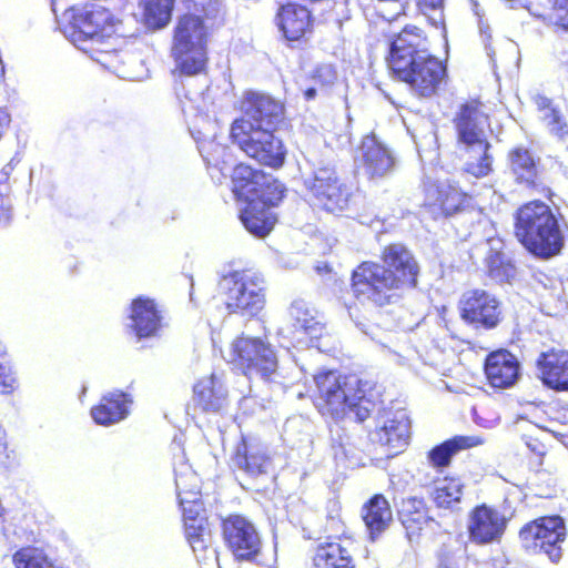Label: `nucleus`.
Returning a JSON list of instances; mask_svg holds the SVG:
<instances>
[{"instance_id": "f257e3e1", "label": "nucleus", "mask_w": 568, "mask_h": 568, "mask_svg": "<svg viewBox=\"0 0 568 568\" xmlns=\"http://www.w3.org/2000/svg\"><path fill=\"white\" fill-rule=\"evenodd\" d=\"M383 265L363 262L353 272L352 288L354 295L377 306L394 303L398 292L415 287L419 272L418 264L410 251L400 243L386 246L382 253Z\"/></svg>"}, {"instance_id": "f03ea898", "label": "nucleus", "mask_w": 568, "mask_h": 568, "mask_svg": "<svg viewBox=\"0 0 568 568\" xmlns=\"http://www.w3.org/2000/svg\"><path fill=\"white\" fill-rule=\"evenodd\" d=\"M63 33L77 48L105 68H113L118 57L119 21L105 8L88 4L63 13Z\"/></svg>"}, {"instance_id": "7ed1b4c3", "label": "nucleus", "mask_w": 568, "mask_h": 568, "mask_svg": "<svg viewBox=\"0 0 568 568\" xmlns=\"http://www.w3.org/2000/svg\"><path fill=\"white\" fill-rule=\"evenodd\" d=\"M417 27L407 26L392 42L388 65L392 72L420 97L433 95L445 75L442 62L422 48Z\"/></svg>"}, {"instance_id": "20e7f679", "label": "nucleus", "mask_w": 568, "mask_h": 568, "mask_svg": "<svg viewBox=\"0 0 568 568\" xmlns=\"http://www.w3.org/2000/svg\"><path fill=\"white\" fill-rule=\"evenodd\" d=\"M314 382L315 405L323 415L338 417L351 410L359 420L368 417L373 403L366 398V382L354 375L342 376L334 371L316 374Z\"/></svg>"}, {"instance_id": "39448f33", "label": "nucleus", "mask_w": 568, "mask_h": 568, "mask_svg": "<svg viewBox=\"0 0 568 568\" xmlns=\"http://www.w3.org/2000/svg\"><path fill=\"white\" fill-rule=\"evenodd\" d=\"M516 237L537 256L550 257L564 245V235L552 210L540 201L523 205L516 214Z\"/></svg>"}, {"instance_id": "423d86ee", "label": "nucleus", "mask_w": 568, "mask_h": 568, "mask_svg": "<svg viewBox=\"0 0 568 568\" xmlns=\"http://www.w3.org/2000/svg\"><path fill=\"white\" fill-rule=\"evenodd\" d=\"M263 285L264 280L260 275L246 272H233L220 282L227 310L246 315H255L264 307Z\"/></svg>"}, {"instance_id": "0eeeda50", "label": "nucleus", "mask_w": 568, "mask_h": 568, "mask_svg": "<svg viewBox=\"0 0 568 568\" xmlns=\"http://www.w3.org/2000/svg\"><path fill=\"white\" fill-rule=\"evenodd\" d=\"M566 532L564 519L560 516H549L525 525L519 538L528 552L545 554L552 562H558L562 556L561 544Z\"/></svg>"}, {"instance_id": "6e6552de", "label": "nucleus", "mask_w": 568, "mask_h": 568, "mask_svg": "<svg viewBox=\"0 0 568 568\" xmlns=\"http://www.w3.org/2000/svg\"><path fill=\"white\" fill-rule=\"evenodd\" d=\"M233 361L247 376L274 381L277 376V356L271 344L256 337H239L232 344Z\"/></svg>"}, {"instance_id": "1a4fd4ad", "label": "nucleus", "mask_w": 568, "mask_h": 568, "mask_svg": "<svg viewBox=\"0 0 568 568\" xmlns=\"http://www.w3.org/2000/svg\"><path fill=\"white\" fill-rule=\"evenodd\" d=\"M233 193L237 200H257L271 210L283 197L285 187L272 176L248 165L239 164L232 174Z\"/></svg>"}, {"instance_id": "9d476101", "label": "nucleus", "mask_w": 568, "mask_h": 568, "mask_svg": "<svg viewBox=\"0 0 568 568\" xmlns=\"http://www.w3.org/2000/svg\"><path fill=\"white\" fill-rule=\"evenodd\" d=\"M313 204L336 213L348 204V192L339 183L335 170L326 164L314 166L313 172L304 181Z\"/></svg>"}, {"instance_id": "9b49d317", "label": "nucleus", "mask_w": 568, "mask_h": 568, "mask_svg": "<svg viewBox=\"0 0 568 568\" xmlns=\"http://www.w3.org/2000/svg\"><path fill=\"white\" fill-rule=\"evenodd\" d=\"M223 536L233 555L241 560H251L261 550L262 541L253 523L233 515L223 521Z\"/></svg>"}, {"instance_id": "f8f14e48", "label": "nucleus", "mask_w": 568, "mask_h": 568, "mask_svg": "<svg viewBox=\"0 0 568 568\" xmlns=\"http://www.w3.org/2000/svg\"><path fill=\"white\" fill-rule=\"evenodd\" d=\"M506 526L507 518L501 511L483 504L475 507L468 515L469 540L476 545L497 542L503 537Z\"/></svg>"}, {"instance_id": "ddd939ff", "label": "nucleus", "mask_w": 568, "mask_h": 568, "mask_svg": "<svg viewBox=\"0 0 568 568\" xmlns=\"http://www.w3.org/2000/svg\"><path fill=\"white\" fill-rule=\"evenodd\" d=\"M243 116L236 121H244L252 126L261 129H275L283 115V105L271 95L257 92H247L242 101Z\"/></svg>"}, {"instance_id": "4468645a", "label": "nucleus", "mask_w": 568, "mask_h": 568, "mask_svg": "<svg viewBox=\"0 0 568 568\" xmlns=\"http://www.w3.org/2000/svg\"><path fill=\"white\" fill-rule=\"evenodd\" d=\"M460 313L466 322L481 325L485 328L495 327L500 320L498 301L481 290H473L463 295Z\"/></svg>"}, {"instance_id": "2eb2a0df", "label": "nucleus", "mask_w": 568, "mask_h": 568, "mask_svg": "<svg viewBox=\"0 0 568 568\" xmlns=\"http://www.w3.org/2000/svg\"><path fill=\"white\" fill-rule=\"evenodd\" d=\"M185 536L201 568H221L206 519L201 515L184 517Z\"/></svg>"}, {"instance_id": "dca6fc26", "label": "nucleus", "mask_w": 568, "mask_h": 568, "mask_svg": "<svg viewBox=\"0 0 568 568\" xmlns=\"http://www.w3.org/2000/svg\"><path fill=\"white\" fill-rule=\"evenodd\" d=\"M470 197L449 181L432 183L425 189V206L435 216H448L463 210Z\"/></svg>"}, {"instance_id": "f3484780", "label": "nucleus", "mask_w": 568, "mask_h": 568, "mask_svg": "<svg viewBox=\"0 0 568 568\" xmlns=\"http://www.w3.org/2000/svg\"><path fill=\"white\" fill-rule=\"evenodd\" d=\"M455 126L458 145L486 140L488 115L484 105L477 100L464 103L455 118Z\"/></svg>"}, {"instance_id": "a211bd4d", "label": "nucleus", "mask_w": 568, "mask_h": 568, "mask_svg": "<svg viewBox=\"0 0 568 568\" xmlns=\"http://www.w3.org/2000/svg\"><path fill=\"white\" fill-rule=\"evenodd\" d=\"M357 159L365 174L371 179L384 178L393 172L395 168V158L392 151L381 143L374 134L363 138Z\"/></svg>"}, {"instance_id": "6ab92c4d", "label": "nucleus", "mask_w": 568, "mask_h": 568, "mask_svg": "<svg viewBox=\"0 0 568 568\" xmlns=\"http://www.w3.org/2000/svg\"><path fill=\"white\" fill-rule=\"evenodd\" d=\"M485 373L493 387L507 388L513 386L519 376V363L508 351H497L487 357Z\"/></svg>"}, {"instance_id": "aec40b11", "label": "nucleus", "mask_w": 568, "mask_h": 568, "mask_svg": "<svg viewBox=\"0 0 568 568\" xmlns=\"http://www.w3.org/2000/svg\"><path fill=\"white\" fill-rule=\"evenodd\" d=\"M175 486L183 517L186 515H201L203 511L200 500V478L187 464H181L174 469Z\"/></svg>"}, {"instance_id": "412c9836", "label": "nucleus", "mask_w": 568, "mask_h": 568, "mask_svg": "<svg viewBox=\"0 0 568 568\" xmlns=\"http://www.w3.org/2000/svg\"><path fill=\"white\" fill-rule=\"evenodd\" d=\"M272 129H261L252 126L244 121H234L231 126V139L247 156L251 158V148L261 149L263 144H267L271 149L267 152L277 151V138Z\"/></svg>"}, {"instance_id": "4be33fe9", "label": "nucleus", "mask_w": 568, "mask_h": 568, "mask_svg": "<svg viewBox=\"0 0 568 568\" xmlns=\"http://www.w3.org/2000/svg\"><path fill=\"white\" fill-rule=\"evenodd\" d=\"M234 465L251 477L267 474L272 462L266 448L256 440L243 438L233 457Z\"/></svg>"}, {"instance_id": "5701e85b", "label": "nucleus", "mask_w": 568, "mask_h": 568, "mask_svg": "<svg viewBox=\"0 0 568 568\" xmlns=\"http://www.w3.org/2000/svg\"><path fill=\"white\" fill-rule=\"evenodd\" d=\"M130 320V327L139 338L156 336L162 326L155 303L149 298L139 297L132 302Z\"/></svg>"}, {"instance_id": "b1692460", "label": "nucleus", "mask_w": 568, "mask_h": 568, "mask_svg": "<svg viewBox=\"0 0 568 568\" xmlns=\"http://www.w3.org/2000/svg\"><path fill=\"white\" fill-rule=\"evenodd\" d=\"M206 27L196 16L186 14L179 19L174 29L172 50L206 49Z\"/></svg>"}, {"instance_id": "393cba45", "label": "nucleus", "mask_w": 568, "mask_h": 568, "mask_svg": "<svg viewBox=\"0 0 568 568\" xmlns=\"http://www.w3.org/2000/svg\"><path fill=\"white\" fill-rule=\"evenodd\" d=\"M542 381L558 390H568V352L551 351L541 354L538 361Z\"/></svg>"}, {"instance_id": "a878e982", "label": "nucleus", "mask_w": 568, "mask_h": 568, "mask_svg": "<svg viewBox=\"0 0 568 568\" xmlns=\"http://www.w3.org/2000/svg\"><path fill=\"white\" fill-rule=\"evenodd\" d=\"M410 423L406 412H396L388 418L383 427L377 430L378 442L388 447L389 454L396 455L408 443Z\"/></svg>"}, {"instance_id": "bb28decb", "label": "nucleus", "mask_w": 568, "mask_h": 568, "mask_svg": "<svg viewBox=\"0 0 568 568\" xmlns=\"http://www.w3.org/2000/svg\"><path fill=\"white\" fill-rule=\"evenodd\" d=\"M132 400L123 392L108 393L101 403L91 409V416L97 424L109 426L124 419L129 414Z\"/></svg>"}, {"instance_id": "cd10ccee", "label": "nucleus", "mask_w": 568, "mask_h": 568, "mask_svg": "<svg viewBox=\"0 0 568 568\" xmlns=\"http://www.w3.org/2000/svg\"><path fill=\"white\" fill-rule=\"evenodd\" d=\"M227 392L221 378L212 374L194 385V402L204 412H219L226 404Z\"/></svg>"}, {"instance_id": "c85d7f7f", "label": "nucleus", "mask_w": 568, "mask_h": 568, "mask_svg": "<svg viewBox=\"0 0 568 568\" xmlns=\"http://www.w3.org/2000/svg\"><path fill=\"white\" fill-rule=\"evenodd\" d=\"M246 206L241 209L240 219L245 229L260 237L267 235L276 223L275 214L257 200H242Z\"/></svg>"}, {"instance_id": "c756f323", "label": "nucleus", "mask_w": 568, "mask_h": 568, "mask_svg": "<svg viewBox=\"0 0 568 568\" xmlns=\"http://www.w3.org/2000/svg\"><path fill=\"white\" fill-rule=\"evenodd\" d=\"M487 139L459 145L465 171L476 178L487 176L493 171V156Z\"/></svg>"}, {"instance_id": "7c9ffc66", "label": "nucleus", "mask_w": 568, "mask_h": 568, "mask_svg": "<svg viewBox=\"0 0 568 568\" xmlns=\"http://www.w3.org/2000/svg\"><path fill=\"white\" fill-rule=\"evenodd\" d=\"M362 516L372 539L383 532L393 519L389 504L382 495L374 496L364 505Z\"/></svg>"}, {"instance_id": "2f4dec72", "label": "nucleus", "mask_w": 568, "mask_h": 568, "mask_svg": "<svg viewBox=\"0 0 568 568\" xmlns=\"http://www.w3.org/2000/svg\"><path fill=\"white\" fill-rule=\"evenodd\" d=\"M489 252L485 258L489 276L496 282H509L516 275V268L503 252L504 243L498 237L487 241Z\"/></svg>"}, {"instance_id": "473e14b6", "label": "nucleus", "mask_w": 568, "mask_h": 568, "mask_svg": "<svg viewBox=\"0 0 568 568\" xmlns=\"http://www.w3.org/2000/svg\"><path fill=\"white\" fill-rule=\"evenodd\" d=\"M278 26L290 41L298 40L310 27V12L305 7L287 4L278 16Z\"/></svg>"}, {"instance_id": "72a5a7b5", "label": "nucleus", "mask_w": 568, "mask_h": 568, "mask_svg": "<svg viewBox=\"0 0 568 568\" xmlns=\"http://www.w3.org/2000/svg\"><path fill=\"white\" fill-rule=\"evenodd\" d=\"M484 444L480 436H455L434 447L429 454V462L436 467L447 466L452 457L463 449L473 448Z\"/></svg>"}, {"instance_id": "f704fd0d", "label": "nucleus", "mask_w": 568, "mask_h": 568, "mask_svg": "<svg viewBox=\"0 0 568 568\" xmlns=\"http://www.w3.org/2000/svg\"><path fill=\"white\" fill-rule=\"evenodd\" d=\"M313 564L314 568H354L348 550L335 541L318 545Z\"/></svg>"}, {"instance_id": "c9c22d12", "label": "nucleus", "mask_w": 568, "mask_h": 568, "mask_svg": "<svg viewBox=\"0 0 568 568\" xmlns=\"http://www.w3.org/2000/svg\"><path fill=\"white\" fill-rule=\"evenodd\" d=\"M290 316L296 331L304 333L311 339L322 336L324 325L313 315L306 302L294 301L290 307Z\"/></svg>"}, {"instance_id": "e433bc0d", "label": "nucleus", "mask_w": 568, "mask_h": 568, "mask_svg": "<svg viewBox=\"0 0 568 568\" xmlns=\"http://www.w3.org/2000/svg\"><path fill=\"white\" fill-rule=\"evenodd\" d=\"M464 485L458 478H443L435 481L432 498L437 507L453 509L459 504Z\"/></svg>"}, {"instance_id": "4c0bfd02", "label": "nucleus", "mask_w": 568, "mask_h": 568, "mask_svg": "<svg viewBox=\"0 0 568 568\" xmlns=\"http://www.w3.org/2000/svg\"><path fill=\"white\" fill-rule=\"evenodd\" d=\"M510 169L516 180L528 185L534 184L537 176L536 162L531 153L524 148H516L509 153Z\"/></svg>"}, {"instance_id": "58836bf2", "label": "nucleus", "mask_w": 568, "mask_h": 568, "mask_svg": "<svg viewBox=\"0 0 568 568\" xmlns=\"http://www.w3.org/2000/svg\"><path fill=\"white\" fill-rule=\"evenodd\" d=\"M175 0H143L144 23L149 29L164 28L171 20Z\"/></svg>"}, {"instance_id": "ea45409f", "label": "nucleus", "mask_w": 568, "mask_h": 568, "mask_svg": "<svg viewBox=\"0 0 568 568\" xmlns=\"http://www.w3.org/2000/svg\"><path fill=\"white\" fill-rule=\"evenodd\" d=\"M175 70L184 75H195L202 72L206 64V49L172 50Z\"/></svg>"}, {"instance_id": "a19ab883", "label": "nucleus", "mask_w": 568, "mask_h": 568, "mask_svg": "<svg viewBox=\"0 0 568 568\" xmlns=\"http://www.w3.org/2000/svg\"><path fill=\"white\" fill-rule=\"evenodd\" d=\"M535 104L540 111V118L549 131L559 139H565L568 135V124L564 121L560 113L551 106V101L546 97L537 95L535 97Z\"/></svg>"}, {"instance_id": "79ce46f5", "label": "nucleus", "mask_w": 568, "mask_h": 568, "mask_svg": "<svg viewBox=\"0 0 568 568\" xmlns=\"http://www.w3.org/2000/svg\"><path fill=\"white\" fill-rule=\"evenodd\" d=\"M16 568H58L44 554L34 547L19 549L12 557Z\"/></svg>"}, {"instance_id": "37998d69", "label": "nucleus", "mask_w": 568, "mask_h": 568, "mask_svg": "<svg viewBox=\"0 0 568 568\" xmlns=\"http://www.w3.org/2000/svg\"><path fill=\"white\" fill-rule=\"evenodd\" d=\"M277 151L267 152L271 150L267 144H263L261 149L256 150L251 148V158L260 162L261 164L268 165L272 168H278L283 164L285 158V150L283 143L280 139H277Z\"/></svg>"}, {"instance_id": "c03bdc74", "label": "nucleus", "mask_w": 568, "mask_h": 568, "mask_svg": "<svg viewBox=\"0 0 568 568\" xmlns=\"http://www.w3.org/2000/svg\"><path fill=\"white\" fill-rule=\"evenodd\" d=\"M16 377L6 352L0 351V393L9 394L14 389Z\"/></svg>"}, {"instance_id": "a18cd8bd", "label": "nucleus", "mask_w": 568, "mask_h": 568, "mask_svg": "<svg viewBox=\"0 0 568 568\" xmlns=\"http://www.w3.org/2000/svg\"><path fill=\"white\" fill-rule=\"evenodd\" d=\"M552 4L555 24L568 31V0H548Z\"/></svg>"}, {"instance_id": "49530a36", "label": "nucleus", "mask_w": 568, "mask_h": 568, "mask_svg": "<svg viewBox=\"0 0 568 568\" xmlns=\"http://www.w3.org/2000/svg\"><path fill=\"white\" fill-rule=\"evenodd\" d=\"M469 560L464 554H446L439 561V568H468Z\"/></svg>"}, {"instance_id": "de8ad7c7", "label": "nucleus", "mask_w": 568, "mask_h": 568, "mask_svg": "<svg viewBox=\"0 0 568 568\" xmlns=\"http://www.w3.org/2000/svg\"><path fill=\"white\" fill-rule=\"evenodd\" d=\"M538 407L534 404H528L521 408V412L517 414V417L515 419V424L519 425L520 422H529L535 424V419L538 417Z\"/></svg>"}, {"instance_id": "09e8293b", "label": "nucleus", "mask_w": 568, "mask_h": 568, "mask_svg": "<svg viewBox=\"0 0 568 568\" xmlns=\"http://www.w3.org/2000/svg\"><path fill=\"white\" fill-rule=\"evenodd\" d=\"M444 0H417L419 8L425 10H437L443 6Z\"/></svg>"}, {"instance_id": "8fccbe9b", "label": "nucleus", "mask_w": 568, "mask_h": 568, "mask_svg": "<svg viewBox=\"0 0 568 568\" xmlns=\"http://www.w3.org/2000/svg\"><path fill=\"white\" fill-rule=\"evenodd\" d=\"M526 446L529 450H531L532 453L537 454V455H542L544 454V445L538 442L537 439H528L526 440Z\"/></svg>"}, {"instance_id": "3c124183", "label": "nucleus", "mask_w": 568, "mask_h": 568, "mask_svg": "<svg viewBox=\"0 0 568 568\" xmlns=\"http://www.w3.org/2000/svg\"><path fill=\"white\" fill-rule=\"evenodd\" d=\"M10 123V116L8 113L0 112V138L3 134V130Z\"/></svg>"}, {"instance_id": "603ef678", "label": "nucleus", "mask_w": 568, "mask_h": 568, "mask_svg": "<svg viewBox=\"0 0 568 568\" xmlns=\"http://www.w3.org/2000/svg\"><path fill=\"white\" fill-rule=\"evenodd\" d=\"M306 100H313L316 97V90L314 88H310L304 92Z\"/></svg>"}, {"instance_id": "864d4df0", "label": "nucleus", "mask_w": 568, "mask_h": 568, "mask_svg": "<svg viewBox=\"0 0 568 568\" xmlns=\"http://www.w3.org/2000/svg\"><path fill=\"white\" fill-rule=\"evenodd\" d=\"M213 6H214V10L216 12H220V3L219 2H214Z\"/></svg>"}, {"instance_id": "5fc2aeb1", "label": "nucleus", "mask_w": 568, "mask_h": 568, "mask_svg": "<svg viewBox=\"0 0 568 568\" xmlns=\"http://www.w3.org/2000/svg\"><path fill=\"white\" fill-rule=\"evenodd\" d=\"M422 517H423V515H422V514H419V513H417V518H415L414 520H416V521H417V520H419Z\"/></svg>"}, {"instance_id": "6e6d98bb", "label": "nucleus", "mask_w": 568, "mask_h": 568, "mask_svg": "<svg viewBox=\"0 0 568 568\" xmlns=\"http://www.w3.org/2000/svg\"><path fill=\"white\" fill-rule=\"evenodd\" d=\"M416 503H418L419 505L422 504L420 501H416V500H413V501H412V504H413V505H414V504H416ZM409 504H410V501L408 503V505H409Z\"/></svg>"}]
</instances>
